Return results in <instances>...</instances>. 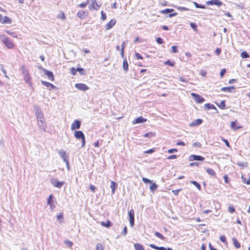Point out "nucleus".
Instances as JSON below:
<instances>
[{
    "label": "nucleus",
    "mask_w": 250,
    "mask_h": 250,
    "mask_svg": "<svg viewBox=\"0 0 250 250\" xmlns=\"http://www.w3.org/2000/svg\"><path fill=\"white\" fill-rule=\"evenodd\" d=\"M22 74L23 76V79L25 83H28L30 86H32L31 82V78L29 75L28 70L24 66H22L21 68Z\"/></svg>",
    "instance_id": "1"
},
{
    "label": "nucleus",
    "mask_w": 250,
    "mask_h": 250,
    "mask_svg": "<svg viewBox=\"0 0 250 250\" xmlns=\"http://www.w3.org/2000/svg\"><path fill=\"white\" fill-rule=\"evenodd\" d=\"M74 137L77 139H81L82 140V147H84L85 145V139L83 133L80 130L75 131Z\"/></svg>",
    "instance_id": "2"
},
{
    "label": "nucleus",
    "mask_w": 250,
    "mask_h": 250,
    "mask_svg": "<svg viewBox=\"0 0 250 250\" xmlns=\"http://www.w3.org/2000/svg\"><path fill=\"white\" fill-rule=\"evenodd\" d=\"M0 39L8 48L10 49L13 47V44L9 38L6 37L5 35H1Z\"/></svg>",
    "instance_id": "3"
},
{
    "label": "nucleus",
    "mask_w": 250,
    "mask_h": 250,
    "mask_svg": "<svg viewBox=\"0 0 250 250\" xmlns=\"http://www.w3.org/2000/svg\"><path fill=\"white\" fill-rule=\"evenodd\" d=\"M59 155L63 160V161L66 163L68 169H69V161H68V156L66 154V152L62 149H60L58 151Z\"/></svg>",
    "instance_id": "4"
},
{
    "label": "nucleus",
    "mask_w": 250,
    "mask_h": 250,
    "mask_svg": "<svg viewBox=\"0 0 250 250\" xmlns=\"http://www.w3.org/2000/svg\"><path fill=\"white\" fill-rule=\"evenodd\" d=\"M51 184L54 187L58 188H61L64 184L63 181H59L57 178H54L50 180Z\"/></svg>",
    "instance_id": "5"
},
{
    "label": "nucleus",
    "mask_w": 250,
    "mask_h": 250,
    "mask_svg": "<svg viewBox=\"0 0 250 250\" xmlns=\"http://www.w3.org/2000/svg\"><path fill=\"white\" fill-rule=\"evenodd\" d=\"M191 95L193 98L194 101L197 103H202L205 101V99L200 95L195 93H191Z\"/></svg>",
    "instance_id": "6"
},
{
    "label": "nucleus",
    "mask_w": 250,
    "mask_h": 250,
    "mask_svg": "<svg viewBox=\"0 0 250 250\" xmlns=\"http://www.w3.org/2000/svg\"><path fill=\"white\" fill-rule=\"evenodd\" d=\"M128 216L129 217V223L131 227L134 225V211L133 209H131L128 211Z\"/></svg>",
    "instance_id": "7"
},
{
    "label": "nucleus",
    "mask_w": 250,
    "mask_h": 250,
    "mask_svg": "<svg viewBox=\"0 0 250 250\" xmlns=\"http://www.w3.org/2000/svg\"><path fill=\"white\" fill-rule=\"evenodd\" d=\"M34 110L37 118H42L41 117L43 116L42 110L38 105H35L34 107Z\"/></svg>",
    "instance_id": "8"
},
{
    "label": "nucleus",
    "mask_w": 250,
    "mask_h": 250,
    "mask_svg": "<svg viewBox=\"0 0 250 250\" xmlns=\"http://www.w3.org/2000/svg\"><path fill=\"white\" fill-rule=\"evenodd\" d=\"M205 159V158L202 156L200 155H191L189 157V160L190 161H203Z\"/></svg>",
    "instance_id": "9"
},
{
    "label": "nucleus",
    "mask_w": 250,
    "mask_h": 250,
    "mask_svg": "<svg viewBox=\"0 0 250 250\" xmlns=\"http://www.w3.org/2000/svg\"><path fill=\"white\" fill-rule=\"evenodd\" d=\"M81 122L78 120H75L71 125V129L72 130L79 129L81 127Z\"/></svg>",
    "instance_id": "10"
},
{
    "label": "nucleus",
    "mask_w": 250,
    "mask_h": 250,
    "mask_svg": "<svg viewBox=\"0 0 250 250\" xmlns=\"http://www.w3.org/2000/svg\"><path fill=\"white\" fill-rule=\"evenodd\" d=\"M42 118H37V121H38V124L39 126V127L42 129L43 130H44L45 129V120L44 119V117H42Z\"/></svg>",
    "instance_id": "11"
},
{
    "label": "nucleus",
    "mask_w": 250,
    "mask_h": 250,
    "mask_svg": "<svg viewBox=\"0 0 250 250\" xmlns=\"http://www.w3.org/2000/svg\"><path fill=\"white\" fill-rule=\"evenodd\" d=\"M42 70H43L44 74L47 76V77H48V79L50 81H53L54 80V76L52 71L48 70L45 69H43Z\"/></svg>",
    "instance_id": "12"
},
{
    "label": "nucleus",
    "mask_w": 250,
    "mask_h": 250,
    "mask_svg": "<svg viewBox=\"0 0 250 250\" xmlns=\"http://www.w3.org/2000/svg\"><path fill=\"white\" fill-rule=\"evenodd\" d=\"M75 87L82 91H86L89 89L88 86L85 84L83 83H76L75 85Z\"/></svg>",
    "instance_id": "13"
},
{
    "label": "nucleus",
    "mask_w": 250,
    "mask_h": 250,
    "mask_svg": "<svg viewBox=\"0 0 250 250\" xmlns=\"http://www.w3.org/2000/svg\"><path fill=\"white\" fill-rule=\"evenodd\" d=\"M206 4L208 5H215L218 6H221L223 3L220 0H210L206 2Z\"/></svg>",
    "instance_id": "14"
},
{
    "label": "nucleus",
    "mask_w": 250,
    "mask_h": 250,
    "mask_svg": "<svg viewBox=\"0 0 250 250\" xmlns=\"http://www.w3.org/2000/svg\"><path fill=\"white\" fill-rule=\"evenodd\" d=\"M116 21L115 19H111L109 22L107 23L105 26V28L108 30L112 28L116 24Z\"/></svg>",
    "instance_id": "15"
},
{
    "label": "nucleus",
    "mask_w": 250,
    "mask_h": 250,
    "mask_svg": "<svg viewBox=\"0 0 250 250\" xmlns=\"http://www.w3.org/2000/svg\"><path fill=\"white\" fill-rule=\"evenodd\" d=\"M146 121V119H145L142 116H140L137 118H136L133 121L132 124L133 125L136 124H141L143 123Z\"/></svg>",
    "instance_id": "16"
},
{
    "label": "nucleus",
    "mask_w": 250,
    "mask_h": 250,
    "mask_svg": "<svg viewBox=\"0 0 250 250\" xmlns=\"http://www.w3.org/2000/svg\"><path fill=\"white\" fill-rule=\"evenodd\" d=\"M203 123L202 119H198L196 120H194L191 123L189 124L190 126H195L201 125Z\"/></svg>",
    "instance_id": "17"
},
{
    "label": "nucleus",
    "mask_w": 250,
    "mask_h": 250,
    "mask_svg": "<svg viewBox=\"0 0 250 250\" xmlns=\"http://www.w3.org/2000/svg\"><path fill=\"white\" fill-rule=\"evenodd\" d=\"M41 83L42 85L48 87L49 90H51L52 89L56 88V86L54 85L49 82L44 81H42Z\"/></svg>",
    "instance_id": "18"
},
{
    "label": "nucleus",
    "mask_w": 250,
    "mask_h": 250,
    "mask_svg": "<svg viewBox=\"0 0 250 250\" xmlns=\"http://www.w3.org/2000/svg\"><path fill=\"white\" fill-rule=\"evenodd\" d=\"M12 22V20L10 18L7 17V16H2V20H1L0 22L1 23H8L10 24Z\"/></svg>",
    "instance_id": "19"
},
{
    "label": "nucleus",
    "mask_w": 250,
    "mask_h": 250,
    "mask_svg": "<svg viewBox=\"0 0 250 250\" xmlns=\"http://www.w3.org/2000/svg\"><path fill=\"white\" fill-rule=\"evenodd\" d=\"M92 8L97 10L101 7V5L98 4L96 2V0H91Z\"/></svg>",
    "instance_id": "20"
},
{
    "label": "nucleus",
    "mask_w": 250,
    "mask_h": 250,
    "mask_svg": "<svg viewBox=\"0 0 250 250\" xmlns=\"http://www.w3.org/2000/svg\"><path fill=\"white\" fill-rule=\"evenodd\" d=\"M235 89V87L231 86L229 87H223L221 88V90L223 91L227 92H232Z\"/></svg>",
    "instance_id": "21"
},
{
    "label": "nucleus",
    "mask_w": 250,
    "mask_h": 250,
    "mask_svg": "<svg viewBox=\"0 0 250 250\" xmlns=\"http://www.w3.org/2000/svg\"><path fill=\"white\" fill-rule=\"evenodd\" d=\"M123 67L124 70L126 72L128 70V64L126 59H124L123 62Z\"/></svg>",
    "instance_id": "22"
},
{
    "label": "nucleus",
    "mask_w": 250,
    "mask_h": 250,
    "mask_svg": "<svg viewBox=\"0 0 250 250\" xmlns=\"http://www.w3.org/2000/svg\"><path fill=\"white\" fill-rule=\"evenodd\" d=\"M117 184L115 182L111 181L110 184V188L112 189V193L114 194L115 191L117 188Z\"/></svg>",
    "instance_id": "23"
},
{
    "label": "nucleus",
    "mask_w": 250,
    "mask_h": 250,
    "mask_svg": "<svg viewBox=\"0 0 250 250\" xmlns=\"http://www.w3.org/2000/svg\"><path fill=\"white\" fill-rule=\"evenodd\" d=\"M77 16L80 19H84L85 17V13L84 11L80 10L77 13Z\"/></svg>",
    "instance_id": "24"
},
{
    "label": "nucleus",
    "mask_w": 250,
    "mask_h": 250,
    "mask_svg": "<svg viewBox=\"0 0 250 250\" xmlns=\"http://www.w3.org/2000/svg\"><path fill=\"white\" fill-rule=\"evenodd\" d=\"M101 225L104 227L109 228L112 226V223L109 220H107L106 222H102Z\"/></svg>",
    "instance_id": "25"
},
{
    "label": "nucleus",
    "mask_w": 250,
    "mask_h": 250,
    "mask_svg": "<svg viewBox=\"0 0 250 250\" xmlns=\"http://www.w3.org/2000/svg\"><path fill=\"white\" fill-rule=\"evenodd\" d=\"M134 247L135 250H145L143 245L139 243H135Z\"/></svg>",
    "instance_id": "26"
},
{
    "label": "nucleus",
    "mask_w": 250,
    "mask_h": 250,
    "mask_svg": "<svg viewBox=\"0 0 250 250\" xmlns=\"http://www.w3.org/2000/svg\"><path fill=\"white\" fill-rule=\"evenodd\" d=\"M158 186L154 183H151V185L149 187V188L151 191L153 192L157 189Z\"/></svg>",
    "instance_id": "27"
},
{
    "label": "nucleus",
    "mask_w": 250,
    "mask_h": 250,
    "mask_svg": "<svg viewBox=\"0 0 250 250\" xmlns=\"http://www.w3.org/2000/svg\"><path fill=\"white\" fill-rule=\"evenodd\" d=\"M232 241H233V245L235 248H236L237 249L240 248V247H241L240 244L239 243V242L237 241V240L235 238H234V237L233 238Z\"/></svg>",
    "instance_id": "28"
},
{
    "label": "nucleus",
    "mask_w": 250,
    "mask_h": 250,
    "mask_svg": "<svg viewBox=\"0 0 250 250\" xmlns=\"http://www.w3.org/2000/svg\"><path fill=\"white\" fill-rule=\"evenodd\" d=\"M205 107L207 109H214L216 110L217 109L215 107V106L213 104H210L209 103L206 104H205Z\"/></svg>",
    "instance_id": "29"
},
{
    "label": "nucleus",
    "mask_w": 250,
    "mask_h": 250,
    "mask_svg": "<svg viewBox=\"0 0 250 250\" xmlns=\"http://www.w3.org/2000/svg\"><path fill=\"white\" fill-rule=\"evenodd\" d=\"M193 3L197 8L205 9L206 8L205 5L199 4L195 1H193Z\"/></svg>",
    "instance_id": "30"
},
{
    "label": "nucleus",
    "mask_w": 250,
    "mask_h": 250,
    "mask_svg": "<svg viewBox=\"0 0 250 250\" xmlns=\"http://www.w3.org/2000/svg\"><path fill=\"white\" fill-rule=\"evenodd\" d=\"M216 104L217 106L221 109H224L226 108L225 101L224 100L222 101L219 104Z\"/></svg>",
    "instance_id": "31"
},
{
    "label": "nucleus",
    "mask_w": 250,
    "mask_h": 250,
    "mask_svg": "<svg viewBox=\"0 0 250 250\" xmlns=\"http://www.w3.org/2000/svg\"><path fill=\"white\" fill-rule=\"evenodd\" d=\"M207 172L211 176H215L216 175V172L214 171V170L211 168H208L206 170Z\"/></svg>",
    "instance_id": "32"
},
{
    "label": "nucleus",
    "mask_w": 250,
    "mask_h": 250,
    "mask_svg": "<svg viewBox=\"0 0 250 250\" xmlns=\"http://www.w3.org/2000/svg\"><path fill=\"white\" fill-rule=\"evenodd\" d=\"M174 11V10L173 9L167 8L166 9L162 10L161 11V13L163 14H170V13L173 12Z\"/></svg>",
    "instance_id": "33"
},
{
    "label": "nucleus",
    "mask_w": 250,
    "mask_h": 250,
    "mask_svg": "<svg viewBox=\"0 0 250 250\" xmlns=\"http://www.w3.org/2000/svg\"><path fill=\"white\" fill-rule=\"evenodd\" d=\"M236 124H237V121H236L231 122L230 126H231L232 129H233L234 130H236V129H237L238 128H240V126L237 127L236 126Z\"/></svg>",
    "instance_id": "34"
},
{
    "label": "nucleus",
    "mask_w": 250,
    "mask_h": 250,
    "mask_svg": "<svg viewBox=\"0 0 250 250\" xmlns=\"http://www.w3.org/2000/svg\"><path fill=\"white\" fill-rule=\"evenodd\" d=\"M77 71H78L80 74L82 75H86V72L84 70L83 68L81 67H78L77 68Z\"/></svg>",
    "instance_id": "35"
},
{
    "label": "nucleus",
    "mask_w": 250,
    "mask_h": 250,
    "mask_svg": "<svg viewBox=\"0 0 250 250\" xmlns=\"http://www.w3.org/2000/svg\"><path fill=\"white\" fill-rule=\"evenodd\" d=\"M191 184H192L193 185H194L199 190L201 189V187L199 183L195 181H191L190 182Z\"/></svg>",
    "instance_id": "36"
},
{
    "label": "nucleus",
    "mask_w": 250,
    "mask_h": 250,
    "mask_svg": "<svg viewBox=\"0 0 250 250\" xmlns=\"http://www.w3.org/2000/svg\"><path fill=\"white\" fill-rule=\"evenodd\" d=\"M241 57L244 59H247L250 57V55L246 51H243L241 53Z\"/></svg>",
    "instance_id": "37"
},
{
    "label": "nucleus",
    "mask_w": 250,
    "mask_h": 250,
    "mask_svg": "<svg viewBox=\"0 0 250 250\" xmlns=\"http://www.w3.org/2000/svg\"><path fill=\"white\" fill-rule=\"evenodd\" d=\"M104 247L101 243H98L96 247V250H104Z\"/></svg>",
    "instance_id": "38"
},
{
    "label": "nucleus",
    "mask_w": 250,
    "mask_h": 250,
    "mask_svg": "<svg viewBox=\"0 0 250 250\" xmlns=\"http://www.w3.org/2000/svg\"><path fill=\"white\" fill-rule=\"evenodd\" d=\"M155 235L157 237L159 238L160 239H161V240H164L165 239V237L159 232H156L155 233Z\"/></svg>",
    "instance_id": "39"
},
{
    "label": "nucleus",
    "mask_w": 250,
    "mask_h": 250,
    "mask_svg": "<svg viewBox=\"0 0 250 250\" xmlns=\"http://www.w3.org/2000/svg\"><path fill=\"white\" fill-rule=\"evenodd\" d=\"M155 134L154 133H152L151 132H147L145 133L144 135V137H151L152 136H154Z\"/></svg>",
    "instance_id": "40"
},
{
    "label": "nucleus",
    "mask_w": 250,
    "mask_h": 250,
    "mask_svg": "<svg viewBox=\"0 0 250 250\" xmlns=\"http://www.w3.org/2000/svg\"><path fill=\"white\" fill-rule=\"evenodd\" d=\"M190 27L194 30V31H196L197 29V26L195 23L191 22L190 23Z\"/></svg>",
    "instance_id": "41"
},
{
    "label": "nucleus",
    "mask_w": 250,
    "mask_h": 250,
    "mask_svg": "<svg viewBox=\"0 0 250 250\" xmlns=\"http://www.w3.org/2000/svg\"><path fill=\"white\" fill-rule=\"evenodd\" d=\"M53 196L52 194L50 195L47 199V205L51 204V203H53Z\"/></svg>",
    "instance_id": "42"
},
{
    "label": "nucleus",
    "mask_w": 250,
    "mask_h": 250,
    "mask_svg": "<svg viewBox=\"0 0 250 250\" xmlns=\"http://www.w3.org/2000/svg\"><path fill=\"white\" fill-rule=\"evenodd\" d=\"M177 8L179 10H180L181 11H189V9L188 8H187V7H185L177 6Z\"/></svg>",
    "instance_id": "43"
},
{
    "label": "nucleus",
    "mask_w": 250,
    "mask_h": 250,
    "mask_svg": "<svg viewBox=\"0 0 250 250\" xmlns=\"http://www.w3.org/2000/svg\"><path fill=\"white\" fill-rule=\"evenodd\" d=\"M5 32L7 33L9 35L12 36L13 38H17V36L15 35V33L14 32H11L9 31V30H5Z\"/></svg>",
    "instance_id": "44"
},
{
    "label": "nucleus",
    "mask_w": 250,
    "mask_h": 250,
    "mask_svg": "<svg viewBox=\"0 0 250 250\" xmlns=\"http://www.w3.org/2000/svg\"><path fill=\"white\" fill-rule=\"evenodd\" d=\"M165 64L170 66H173L174 65V62H171L170 60H167L166 62H165Z\"/></svg>",
    "instance_id": "45"
},
{
    "label": "nucleus",
    "mask_w": 250,
    "mask_h": 250,
    "mask_svg": "<svg viewBox=\"0 0 250 250\" xmlns=\"http://www.w3.org/2000/svg\"><path fill=\"white\" fill-rule=\"evenodd\" d=\"M142 181L145 183H146V184H147V183H150L151 184L152 183V181L150 180H149V179H147L146 178H145V177H143Z\"/></svg>",
    "instance_id": "46"
},
{
    "label": "nucleus",
    "mask_w": 250,
    "mask_h": 250,
    "mask_svg": "<svg viewBox=\"0 0 250 250\" xmlns=\"http://www.w3.org/2000/svg\"><path fill=\"white\" fill-rule=\"evenodd\" d=\"M156 42L158 43V44H162L164 42V40L163 39L161 38V37H158L157 39H156Z\"/></svg>",
    "instance_id": "47"
},
{
    "label": "nucleus",
    "mask_w": 250,
    "mask_h": 250,
    "mask_svg": "<svg viewBox=\"0 0 250 250\" xmlns=\"http://www.w3.org/2000/svg\"><path fill=\"white\" fill-rule=\"evenodd\" d=\"M106 18V14L103 11H101V20L104 21Z\"/></svg>",
    "instance_id": "48"
},
{
    "label": "nucleus",
    "mask_w": 250,
    "mask_h": 250,
    "mask_svg": "<svg viewBox=\"0 0 250 250\" xmlns=\"http://www.w3.org/2000/svg\"><path fill=\"white\" fill-rule=\"evenodd\" d=\"M229 211L230 213H233L235 211V208L232 206H229L228 208Z\"/></svg>",
    "instance_id": "49"
},
{
    "label": "nucleus",
    "mask_w": 250,
    "mask_h": 250,
    "mask_svg": "<svg viewBox=\"0 0 250 250\" xmlns=\"http://www.w3.org/2000/svg\"><path fill=\"white\" fill-rule=\"evenodd\" d=\"M193 146L197 148H200L202 146L201 144L199 142H195L193 144Z\"/></svg>",
    "instance_id": "50"
},
{
    "label": "nucleus",
    "mask_w": 250,
    "mask_h": 250,
    "mask_svg": "<svg viewBox=\"0 0 250 250\" xmlns=\"http://www.w3.org/2000/svg\"><path fill=\"white\" fill-rule=\"evenodd\" d=\"M149 246L150 248H152L153 249L156 250H159V249H160V247H158L157 246H155V245L152 244H149Z\"/></svg>",
    "instance_id": "51"
},
{
    "label": "nucleus",
    "mask_w": 250,
    "mask_h": 250,
    "mask_svg": "<svg viewBox=\"0 0 250 250\" xmlns=\"http://www.w3.org/2000/svg\"><path fill=\"white\" fill-rule=\"evenodd\" d=\"M65 243L70 248L73 245V243L69 240H66Z\"/></svg>",
    "instance_id": "52"
},
{
    "label": "nucleus",
    "mask_w": 250,
    "mask_h": 250,
    "mask_svg": "<svg viewBox=\"0 0 250 250\" xmlns=\"http://www.w3.org/2000/svg\"><path fill=\"white\" fill-rule=\"evenodd\" d=\"M135 56L137 59L142 60L143 59V56L141 54H140L139 53H136L135 54Z\"/></svg>",
    "instance_id": "53"
},
{
    "label": "nucleus",
    "mask_w": 250,
    "mask_h": 250,
    "mask_svg": "<svg viewBox=\"0 0 250 250\" xmlns=\"http://www.w3.org/2000/svg\"><path fill=\"white\" fill-rule=\"evenodd\" d=\"M57 218L58 220H60V222L62 223V222L63 219V215L62 214H60L57 216Z\"/></svg>",
    "instance_id": "54"
},
{
    "label": "nucleus",
    "mask_w": 250,
    "mask_h": 250,
    "mask_svg": "<svg viewBox=\"0 0 250 250\" xmlns=\"http://www.w3.org/2000/svg\"><path fill=\"white\" fill-rule=\"evenodd\" d=\"M220 240L221 242H222L223 243H226V237L224 235H221L220 237Z\"/></svg>",
    "instance_id": "55"
},
{
    "label": "nucleus",
    "mask_w": 250,
    "mask_h": 250,
    "mask_svg": "<svg viewBox=\"0 0 250 250\" xmlns=\"http://www.w3.org/2000/svg\"><path fill=\"white\" fill-rule=\"evenodd\" d=\"M226 72V69L225 68L222 69L220 73V77L222 78L224 76V74Z\"/></svg>",
    "instance_id": "56"
},
{
    "label": "nucleus",
    "mask_w": 250,
    "mask_h": 250,
    "mask_svg": "<svg viewBox=\"0 0 250 250\" xmlns=\"http://www.w3.org/2000/svg\"><path fill=\"white\" fill-rule=\"evenodd\" d=\"M172 52L173 53H177L178 52V49L177 47L176 46H172L171 47Z\"/></svg>",
    "instance_id": "57"
},
{
    "label": "nucleus",
    "mask_w": 250,
    "mask_h": 250,
    "mask_svg": "<svg viewBox=\"0 0 250 250\" xmlns=\"http://www.w3.org/2000/svg\"><path fill=\"white\" fill-rule=\"evenodd\" d=\"M127 227L126 226H125L123 229V231L122 232V234H123L124 235H125L127 234Z\"/></svg>",
    "instance_id": "58"
},
{
    "label": "nucleus",
    "mask_w": 250,
    "mask_h": 250,
    "mask_svg": "<svg viewBox=\"0 0 250 250\" xmlns=\"http://www.w3.org/2000/svg\"><path fill=\"white\" fill-rule=\"evenodd\" d=\"M177 151V149L176 148L169 149L167 150V152L168 153H172L173 152H176Z\"/></svg>",
    "instance_id": "59"
},
{
    "label": "nucleus",
    "mask_w": 250,
    "mask_h": 250,
    "mask_svg": "<svg viewBox=\"0 0 250 250\" xmlns=\"http://www.w3.org/2000/svg\"><path fill=\"white\" fill-rule=\"evenodd\" d=\"M70 72L72 75H75L77 72V68L75 69L74 67L71 68Z\"/></svg>",
    "instance_id": "60"
},
{
    "label": "nucleus",
    "mask_w": 250,
    "mask_h": 250,
    "mask_svg": "<svg viewBox=\"0 0 250 250\" xmlns=\"http://www.w3.org/2000/svg\"><path fill=\"white\" fill-rule=\"evenodd\" d=\"M177 158V156L176 155L174 154V155L169 156L167 157V159L169 160H171V159H176Z\"/></svg>",
    "instance_id": "61"
},
{
    "label": "nucleus",
    "mask_w": 250,
    "mask_h": 250,
    "mask_svg": "<svg viewBox=\"0 0 250 250\" xmlns=\"http://www.w3.org/2000/svg\"><path fill=\"white\" fill-rule=\"evenodd\" d=\"M177 14H178V13H176V12H173V13L171 12V13H170V14H169L168 17H169V18H171V17H173L174 16H177Z\"/></svg>",
    "instance_id": "62"
},
{
    "label": "nucleus",
    "mask_w": 250,
    "mask_h": 250,
    "mask_svg": "<svg viewBox=\"0 0 250 250\" xmlns=\"http://www.w3.org/2000/svg\"><path fill=\"white\" fill-rule=\"evenodd\" d=\"M181 189H176V190H173L172 191V192L173 193V194L175 195H177L179 192L180 191H181Z\"/></svg>",
    "instance_id": "63"
},
{
    "label": "nucleus",
    "mask_w": 250,
    "mask_h": 250,
    "mask_svg": "<svg viewBox=\"0 0 250 250\" xmlns=\"http://www.w3.org/2000/svg\"><path fill=\"white\" fill-rule=\"evenodd\" d=\"M223 178H224L225 182L226 183H229V177H228V176L227 175H225L224 176V177H223Z\"/></svg>",
    "instance_id": "64"
}]
</instances>
